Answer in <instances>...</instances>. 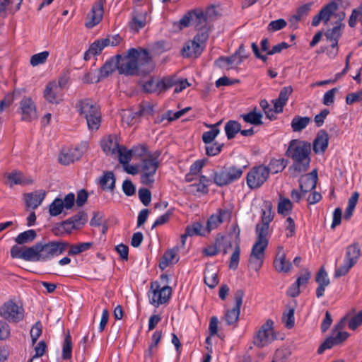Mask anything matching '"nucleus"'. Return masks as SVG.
Returning a JSON list of instances; mask_svg holds the SVG:
<instances>
[{
  "label": "nucleus",
  "mask_w": 362,
  "mask_h": 362,
  "mask_svg": "<svg viewBox=\"0 0 362 362\" xmlns=\"http://www.w3.org/2000/svg\"><path fill=\"white\" fill-rule=\"evenodd\" d=\"M234 55H236V65H240L243 60L249 57V53L246 51L243 44H241L238 47V50L235 52Z\"/></svg>",
  "instance_id": "obj_59"
},
{
  "label": "nucleus",
  "mask_w": 362,
  "mask_h": 362,
  "mask_svg": "<svg viewBox=\"0 0 362 362\" xmlns=\"http://www.w3.org/2000/svg\"><path fill=\"white\" fill-rule=\"evenodd\" d=\"M277 250L274 261V267L278 272L288 273L292 269V264L289 260L286 259V255L282 246H279Z\"/></svg>",
  "instance_id": "obj_19"
},
{
  "label": "nucleus",
  "mask_w": 362,
  "mask_h": 362,
  "mask_svg": "<svg viewBox=\"0 0 362 362\" xmlns=\"http://www.w3.org/2000/svg\"><path fill=\"white\" fill-rule=\"evenodd\" d=\"M178 252V247H175L172 249L168 250L162 256L159 262V267L161 270H164L170 264L173 263L174 259L176 258Z\"/></svg>",
  "instance_id": "obj_33"
},
{
  "label": "nucleus",
  "mask_w": 362,
  "mask_h": 362,
  "mask_svg": "<svg viewBox=\"0 0 362 362\" xmlns=\"http://www.w3.org/2000/svg\"><path fill=\"white\" fill-rule=\"evenodd\" d=\"M344 27V23L335 22L334 26L332 29H328L325 33L327 40L329 41H336V40H339L342 35Z\"/></svg>",
  "instance_id": "obj_35"
},
{
  "label": "nucleus",
  "mask_w": 362,
  "mask_h": 362,
  "mask_svg": "<svg viewBox=\"0 0 362 362\" xmlns=\"http://www.w3.org/2000/svg\"><path fill=\"white\" fill-rule=\"evenodd\" d=\"M116 153L118 154L119 163L123 165L129 163L132 157V151L128 150L124 146H119Z\"/></svg>",
  "instance_id": "obj_46"
},
{
  "label": "nucleus",
  "mask_w": 362,
  "mask_h": 362,
  "mask_svg": "<svg viewBox=\"0 0 362 362\" xmlns=\"http://www.w3.org/2000/svg\"><path fill=\"white\" fill-rule=\"evenodd\" d=\"M287 25L286 21L283 18L272 21L267 26V30L269 32H276L284 28Z\"/></svg>",
  "instance_id": "obj_56"
},
{
  "label": "nucleus",
  "mask_w": 362,
  "mask_h": 362,
  "mask_svg": "<svg viewBox=\"0 0 362 362\" xmlns=\"http://www.w3.org/2000/svg\"><path fill=\"white\" fill-rule=\"evenodd\" d=\"M23 0H3L0 3V14L3 17L7 16V11L15 12L20 9Z\"/></svg>",
  "instance_id": "obj_31"
},
{
  "label": "nucleus",
  "mask_w": 362,
  "mask_h": 362,
  "mask_svg": "<svg viewBox=\"0 0 362 362\" xmlns=\"http://www.w3.org/2000/svg\"><path fill=\"white\" fill-rule=\"evenodd\" d=\"M274 322L267 320L259 328L254 337V344L258 347H263L272 342L276 336L273 330Z\"/></svg>",
  "instance_id": "obj_10"
},
{
  "label": "nucleus",
  "mask_w": 362,
  "mask_h": 362,
  "mask_svg": "<svg viewBox=\"0 0 362 362\" xmlns=\"http://www.w3.org/2000/svg\"><path fill=\"white\" fill-rule=\"evenodd\" d=\"M119 146L116 137L111 135L101 141L102 149L107 155L115 154Z\"/></svg>",
  "instance_id": "obj_30"
},
{
  "label": "nucleus",
  "mask_w": 362,
  "mask_h": 362,
  "mask_svg": "<svg viewBox=\"0 0 362 362\" xmlns=\"http://www.w3.org/2000/svg\"><path fill=\"white\" fill-rule=\"evenodd\" d=\"M160 153L156 151L142 160L141 164V182L145 185H151L154 182L153 176L159 167L158 157Z\"/></svg>",
  "instance_id": "obj_7"
},
{
  "label": "nucleus",
  "mask_w": 362,
  "mask_h": 362,
  "mask_svg": "<svg viewBox=\"0 0 362 362\" xmlns=\"http://www.w3.org/2000/svg\"><path fill=\"white\" fill-rule=\"evenodd\" d=\"M315 281L318 284L316 289V296L319 298L324 296L326 286L330 284L329 279L324 267H322L317 272Z\"/></svg>",
  "instance_id": "obj_22"
},
{
  "label": "nucleus",
  "mask_w": 362,
  "mask_h": 362,
  "mask_svg": "<svg viewBox=\"0 0 362 362\" xmlns=\"http://www.w3.org/2000/svg\"><path fill=\"white\" fill-rule=\"evenodd\" d=\"M313 4V2H309L298 7L296 13L289 19V22L291 25L296 28L298 23L302 21L309 14Z\"/></svg>",
  "instance_id": "obj_29"
},
{
  "label": "nucleus",
  "mask_w": 362,
  "mask_h": 362,
  "mask_svg": "<svg viewBox=\"0 0 362 362\" xmlns=\"http://www.w3.org/2000/svg\"><path fill=\"white\" fill-rule=\"evenodd\" d=\"M49 55V53L48 51H44L35 54H33L30 58V64L33 66H38L40 64H44L48 57Z\"/></svg>",
  "instance_id": "obj_51"
},
{
  "label": "nucleus",
  "mask_w": 362,
  "mask_h": 362,
  "mask_svg": "<svg viewBox=\"0 0 362 362\" xmlns=\"http://www.w3.org/2000/svg\"><path fill=\"white\" fill-rule=\"evenodd\" d=\"M288 163V160L284 158L271 159L268 166H267V168L269 171V174L270 173L276 174L279 172H281L286 167Z\"/></svg>",
  "instance_id": "obj_37"
},
{
  "label": "nucleus",
  "mask_w": 362,
  "mask_h": 362,
  "mask_svg": "<svg viewBox=\"0 0 362 362\" xmlns=\"http://www.w3.org/2000/svg\"><path fill=\"white\" fill-rule=\"evenodd\" d=\"M257 235V238L252 247L249 258L250 266L256 272L259 271L263 264L264 251L269 244L268 235L259 233Z\"/></svg>",
  "instance_id": "obj_6"
},
{
  "label": "nucleus",
  "mask_w": 362,
  "mask_h": 362,
  "mask_svg": "<svg viewBox=\"0 0 362 362\" xmlns=\"http://www.w3.org/2000/svg\"><path fill=\"white\" fill-rule=\"evenodd\" d=\"M220 130L218 129H212L203 133L202 139L205 144H211L216 137L219 134Z\"/></svg>",
  "instance_id": "obj_55"
},
{
  "label": "nucleus",
  "mask_w": 362,
  "mask_h": 362,
  "mask_svg": "<svg viewBox=\"0 0 362 362\" xmlns=\"http://www.w3.org/2000/svg\"><path fill=\"white\" fill-rule=\"evenodd\" d=\"M0 316L8 322H18L23 319L24 309L9 300L0 307Z\"/></svg>",
  "instance_id": "obj_9"
},
{
  "label": "nucleus",
  "mask_w": 362,
  "mask_h": 362,
  "mask_svg": "<svg viewBox=\"0 0 362 362\" xmlns=\"http://www.w3.org/2000/svg\"><path fill=\"white\" fill-rule=\"evenodd\" d=\"M361 255V251L358 243H354L346 247L344 257V262L350 263L351 265H355Z\"/></svg>",
  "instance_id": "obj_26"
},
{
  "label": "nucleus",
  "mask_w": 362,
  "mask_h": 362,
  "mask_svg": "<svg viewBox=\"0 0 362 362\" xmlns=\"http://www.w3.org/2000/svg\"><path fill=\"white\" fill-rule=\"evenodd\" d=\"M118 72L125 76H143L151 73L154 66L148 49L130 48L124 55L117 54Z\"/></svg>",
  "instance_id": "obj_1"
},
{
  "label": "nucleus",
  "mask_w": 362,
  "mask_h": 362,
  "mask_svg": "<svg viewBox=\"0 0 362 362\" xmlns=\"http://www.w3.org/2000/svg\"><path fill=\"white\" fill-rule=\"evenodd\" d=\"M118 62L116 55L107 60L100 69V74L96 81L98 82L100 78L109 76L116 69L118 71Z\"/></svg>",
  "instance_id": "obj_28"
},
{
  "label": "nucleus",
  "mask_w": 362,
  "mask_h": 362,
  "mask_svg": "<svg viewBox=\"0 0 362 362\" xmlns=\"http://www.w3.org/2000/svg\"><path fill=\"white\" fill-rule=\"evenodd\" d=\"M329 144L328 134L325 130H320L313 141V151L315 153H324Z\"/></svg>",
  "instance_id": "obj_23"
},
{
  "label": "nucleus",
  "mask_w": 362,
  "mask_h": 362,
  "mask_svg": "<svg viewBox=\"0 0 362 362\" xmlns=\"http://www.w3.org/2000/svg\"><path fill=\"white\" fill-rule=\"evenodd\" d=\"M115 177L112 171L105 172L100 179V185L103 190L113 191L115 187Z\"/></svg>",
  "instance_id": "obj_34"
},
{
  "label": "nucleus",
  "mask_w": 362,
  "mask_h": 362,
  "mask_svg": "<svg viewBox=\"0 0 362 362\" xmlns=\"http://www.w3.org/2000/svg\"><path fill=\"white\" fill-rule=\"evenodd\" d=\"M231 213L228 209H220L216 214H213L207 221L206 230L209 233L211 230L216 228L220 224L227 220H230Z\"/></svg>",
  "instance_id": "obj_18"
},
{
  "label": "nucleus",
  "mask_w": 362,
  "mask_h": 362,
  "mask_svg": "<svg viewBox=\"0 0 362 362\" xmlns=\"http://www.w3.org/2000/svg\"><path fill=\"white\" fill-rule=\"evenodd\" d=\"M74 229H78L70 218L62 222L57 226H55L52 231L56 235H62L64 233H70Z\"/></svg>",
  "instance_id": "obj_36"
},
{
  "label": "nucleus",
  "mask_w": 362,
  "mask_h": 362,
  "mask_svg": "<svg viewBox=\"0 0 362 362\" xmlns=\"http://www.w3.org/2000/svg\"><path fill=\"white\" fill-rule=\"evenodd\" d=\"M310 122L308 117L295 116L291 123L293 132H300L304 129Z\"/></svg>",
  "instance_id": "obj_39"
},
{
  "label": "nucleus",
  "mask_w": 362,
  "mask_h": 362,
  "mask_svg": "<svg viewBox=\"0 0 362 362\" xmlns=\"http://www.w3.org/2000/svg\"><path fill=\"white\" fill-rule=\"evenodd\" d=\"M64 208L63 200L56 198L49 206V213L52 216H57L62 212Z\"/></svg>",
  "instance_id": "obj_45"
},
{
  "label": "nucleus",
  "mask_w": 362,
  "mask_h": 362,
  "mask_svg": "<svg viewBox=\"0 0 362 362\" xmlns=\"http://www.w3.org/2000/svg\"><path fill=\"white\" fill-rule=\"evenodd\" d=\"M293 209V204L288 198L280 197L277 206L278 213L284 216L288 215Z\"/></svg>",
  "instance_id": "obj_41"
},
{
  "label": "nucleus",
  "mask_w": 362,
  "mask_h": 362,
  "mask_svg": "<svg viewBox=\"0 0 362 362\" xmlns=\"http://www.w3.org/2000/svg\"><path fill=\"white\" fill-rule=\"evenodd\" d=\"M81 116L86 119L90 130H98L101 122V112L98 105L90 99H83L76 103Z\"/></svg>",
  "instance_id": "obj_4"
},
{
  "label": "nucleus",
  "mask_w": 362,
  "mask_h": 362,
  "mask_svg": "<svg viewBox=\"0 0 362 362\" xmlns=\"http://www.w3.org/2000/svg\"><path fill=\"white\" fill-rule=\"evenodd\" d=\"M290 354L291 353L287 349H277L274 354L273 362H284Z\"/></svg>",
  "instance_id": "obj_64"
},
{
  "label": "nucleus",
  "mask_w": 362,
  "mask_h": 362,
  "mask_svg": "<svg viewBox=\"0 0 362 362\" xmlns=\"http://www.w3.org/2000/svg\"><path fill=\"white\" fill-rule=\"evenodd\" d=\"M59 88L56 82H49L46 86L43 95L45 100L52 104H59L62 95L59 93Z\"/></svg>",
  "instance_id": "obj_21"
},
{
  "label": "nucleus",
  "mask_w": 362,
  "mask_h": 362,
  "mask_svg": "<svg viewBox=\"0 0 362 362\" xmlns=\"http://www.w3.org/2000/svg\"><path fill=\"white\" fill-rule=\"evenodd\" d=\"M143 88L146 93H160V80L156 81L153 78H151L143 84Z\"/></svg>",
  "instance_id": "obj_48"
},
{
  "label": "nucleus",
  "mask_w": 362,
  "mask_h": 362,
  "mask_svg": "<svg viewBox=\"0 0 362 362\" xmlns=\"http://www.w3.org/2000/svg\"><path fill=\"white\" fill-rule=\"evenodd\" d=\"M362 324V310L354 315L349 322V327L351 330L356 329Z\"/></svg>",
  "instance_id": "obj_63"
},
{
  "label": "nucleus",
  "mask_w": 362,
  "mask_h": 362,
  "mask_svg": "<svg viewBox=\"0 0 362 362\" xmlns=\"http://www.w3.org/2000/svg\"><path fill=\"white\" fill-rule=\"evenodd\" d=\"M92 243H81L76 245H70L68 247L69 250L68 251L69 255H78L84 251L88 250L92 246Z\"/></svg>",
  "instance_id": "obj_43"
},
{
  "label": "nucleus",
  "mask_w": 362,
  "mask_h": 362,
  "mask_svg": "<svg viewBox=\"0 0 362 362\" xmlns=\"http://www.w3.org/2000/svg\"><path fill=\"white\" fill-rule=\"evenodd\" d=\"M81 155L78 148L62 150L59 155V162L62 165H69L80 158Z\"/></svg>",
  "instance_id": "obj_25"
},
{
  "label": "nucleus",
  "mask_w": 362,
  "mask_h": 362,
  "mask_svg": "<svg viewBox=\"0 0 362 362\" xmlns=\"http://www.w3.org/2000/svg\"><path fill=\"white\" fill-rule=\"evenodd\" d=\"M337 9L338 4L335 1H332L328 3L313 18L312 26L317 27L320 22H323L324 24H327Z\"/></svg>",
  "instance_id": "obj_14"
},
{
  "label": "nucleus",
  "mask_w": 362,
  "mask_h": 362,
  "mask_svg": "<svg viewBox=\"0 0 362 362\" xmlns=\"http://www.w3.org/2000/svg\"><path fill=\"white\" fill-rule=\"evenodd\" d=\"M262 113L257 112V108L255 107L252 111L247 114H243L240 117L247 123L254 126H259L263 124L262 120Z\"/></svg>",
  "instance_id": "obj_32"
},
{
  "label": "nucleus",
  "mask_w": 362,
  "mask_h": 362,
  "mask_svg": "<svg viewBox=\"0 0 362 362\" xmlns=\"http://www.w3.org/2000/svg\"><path fill=\"white\" fill-rule=\"evenodd\" d=\"M203 226L199 223L195 222L192 225L187 226L185 228V231L189 236L193 235H204V233L202 232Z\"/></svg>",
  "instance_id": "obj_52"
},
{
  "label": "nucleus",
  "mask_w": 362,
  "mask_h": 362,
  "mask_svg": "<svg viewBox=\"0 0 362 362\" xmlns=\"http://www.w3.org/2000/svg\"><path fill=\"white\" fill-rule=\"evenodd\" d=\"M7 178L16 185H28L32 182L31 180L25 178L20 172H13L7 176Z\"/></svg>",
  "instance_id": "obj_47"
},
{
  "label": "nucleus",
  "mask_w": 362,
  "mask_h": 362,
  "mask_svg": "<svg viewBox=\"0 0 362 362\" xmlns=\"http://www.w3.org/2000/svg\"><path fill=\"white\" fill-rule=\"evenodd\" d=\"M240 248L239 243H236V246L235 248L234 252H233L230 259V263H229V267L232 269H236L238 267L239 260H240Z\"/></svg>",
  "instance_id": "obj_54"
},
{
  "label": "nucleus",
  "mask_w": 362,
  "mask_h": 362,
  "mask_svg": "<svg viewBox=\"0 0 362 362\" xmlns=\"http://www.w3.org/2000/svg\"><path fill=\"white\" fill-rule=\"evenodd\" d=\"M265 210H262L261 223L256 225V233L268 235L269 223L273 220L272 205L270 202H264Z\"/></svg>",
  "instance_id": "obj_16"
},
{
  "label": "nucleus",
  "mask_w": 362,
  "mask_h": 362,
  "mask_svg": "<svg viewBox=\"0 0 362 362\" xmlns=\"http://www.w3.org/2000/svg\"><path fill=\"white\" fill-rule=\"evenodd\" d=\"M36 238V231L35 230L30 229L18 234L15 238V241L18 245H23L33 242Z\"/></svg>",
  "instance_id": "obj_38"
},
{
  "label": "nucleus",
  "mask_w": 362,
  "mask_h": 362,
  "mask_svg": "<svg viewBox=\"0 0 362 362\" xmlns=\"http://www.w3.org/2000/svg\"><path fill=\"white\" fill-rule=\"evenodd\" d=\"M105 3V0H98L93 4L90 11L86 16L85 23L86 28H92L101 21L103 16V5Z\"/></svg>",
  "instance_id": "obj_15"
},
{
  "label": "nucleus",
  "mask_w": 362,
  "mask_h": 362,
  "mask_svg": "<svg viewBox=\"0 0 362 362\" xmlns=\"http://www.w3.org/2000/svg\"><path fill=\"white\" fill-rule=\"evenodd\" d=\"M353 267L354 265H351L350 263L344 262L343 265H341L335 269L334 277L338 279L341 276H345Z\"/></svg>",
  "instance_id": "obj_62"
},
{
  "label": "nucleus",
  "mask_w": 362,
  "mask_h": 362,
  "mask_svg": "<svg viewBox=\"0 0 362 362\" xmlns=\"http://www.w3.org/2000/svg\"><path fill=\"white\" fill-rule=\"evenodd\" d=\"M206 145V154L208 156H214L219 154L224 146L223 144H220L218 142Z\"/></svg>",
  "instance_id": "obj_53"
},
{
  "label": "nucleus",
  "mask_w": 362,
  "mask_h": 362,
  "mask_svg": "<svg viewBox=\"0 0 362 362\" xmlns=\"http://www.w3.org/2000/svg\"><path fill=\"white\" fill-rule=\"evenodd\" d=\"M295 308L287 307V310L284 312L282 315V321L285 325V327L288 329L293 327L295 324L294 317Z\"/></svg>",
  "instance_id": "obj_42"
},
{
  "label": "nucleus",
  "mask_w": 362,
  "mask_h": 362,
  "mask_svg": "<svg viewBox=\"0 0 362 362\" xmlns=\"http://www.w3.org/2000/svg\"><path fill=\"white\" fill-rule=\"evenodd\" d=\"M69 218L73 221L74 223L77 226L78 228H80L86 223L88 216L85 212L79 211L78 214Z\"/></svg>",
  "instance_id": "obj_58"
},
{
  "label": "nucleus",
  "mask_w": 362,
  "mask_h": 362,
  "mask_svg": "<svg viewBox=\"0 0 362 362\" xmlns=\"http://www.w3.org/2000/svg\"><path fill=\"white\" fill-rule=\"evenodd\" d=\"M193 15L194 10L188 11L177 23H175L174 26H177L180 30L189 27L192 25Z\"/></svg>",
  "instance_id": "obj_49"
},
{
  "label": "nucleus",
  "mask_w": 362,
  "mask_h": 362,
  "mask_svg": "<svg viewBox=\"0 0 362 362\" xmlns=\"http://www.w3.org/2000/svg\"><path fill=\"white\" fill-rule=\"evenodd\" d=\"M317 172L315 169L310 173L302 175L299 179V185L303 193H307L316 187Z\"/></svg>",
  "instance_id": "obj_20"
},
{
  "label": "nucleus",
  "mask_w": 362,
  "mask_h": 362,
  "mask_svg": "<svg viewBox=\"0 0 362 362\" xmlns=\"http://www.w3.org/2000/svg\"><path fill=\"white\" fill-rule=\"evenodd\" d=\"M198 33L194 37V40L204 45L209 38V28L197 29Z\"/></svg>",
  "instance_id": "obj_61"
},
{
  "label": "nucleus",
  "mask_w": 362,
  "mask_h": 362,
  "mask_svg": "<svg viewBox=\"0 0 362 362\" xmlns=\"http://www.w3.org/2000/svg\"><path fill=\"white\" fill-rule=\"evenodd\" d=\"M216 11L214 6H209L204 12L201 9H194L192 25L197 29L209 28L208 23L214 19Z\"/></svg>",
  "instance_id": "obj_11"
},
{
  "label": "nucleus",
  "mask_w": 362,
  "mask_h": 362,
  "mask_svg": "<svg viewBox=\"0 0 362 362\" xmlns=\"http://www.w3.org/2000/svg\"><path fill=\"white\" fill-rule=\"evenodd\" d=\"M245 168L225 165L220 170L214 171V182L219 187L228 185L242 177Z\"/></svg>",
  "instance_id": "obj_5"
},
{
  "label": "nucleus",
  "mask_w": 362,
  "mask_h": 362,
  "mask_svg": "<svg viewBox=\"0 0 362 362\" xmlns=\"http://www.w3.org/2000/svg\"><path fill=\"white\" fill-rule=\"evenodd\" d=\"M46 195L44 190H38L25 194V202L27 207L37 209L42 202Z\"/></svg>",
  "instance_id": "obj_24"
},
{
  "label": "nucleus",
  "mask_w": 362,
  "mask_h": 362,
  "mask_svg": "<svg viewBox=\"0 0 362 362\" xmlns=\"http://www.w3.org/2000/svg\"><path fill=\"white\" fill-rule=\"evenodd\" d=\"M241 124L235 120H229L225 124V132L228 139H233L240 132Z\"/></svg>",
  "instance_id": "obj_40"
},
{
  "label": "nucleus",
  "mask_w": 362,
  "mask_h": 362,
  "mask_svg": "<svg viewBox=\"0 0 362 362\" xmlns=\"http://www.w3.org/2000/svg\"><path fill=\"white\" fill-rule=\"evenodd\" d=\"M69 246L66 241L42 240L32 245L33 262H47L63 254Z\"/></svg>",
  "instance_id": "obj_3"
},
{
  "label": "nucleus",
  "mask_w": 362,
  "mask_h": 362,
  "mask_svg": "<svg viewBox=\"0 0 362 362\" xmlns=\"http://www.w3.org/2000/svg\"><path fill=\"white\" fill-rule=\"evenodd\" d=\"M236 55L234 54L230 57H220L215 61V65L220 68H225L226 66H231L234 64H236Z\"/></svg>",
  "instance_id": "obj_50"
},
{
  "label": "nucleus",
  "mask_w": 362,
  "mask_h": 362,
  "mask_svg": "<svg viewBox=\"0 0 362 362\" xmlns=\"http://www.w3.org/2000/svg\"><path fill=\"white\" fill-rule=\"evenodd\" d=\"M31 247H21L13 245L11 248V256L12 258H19L25 261L33 262V252Z\"/></svg>",
  "instance_id": "obj_27"
},
{
  "label": "nucleus",
  "mask_w": 362,
  "mask_h": 362,
  "mask_svg": "<svg viewBox=\"0 0 362 362\" xmlns=\"http://www.w3.org/2000/svg\"><path fill=\"white\" fill-rule=\"evenodd\" d=\"M151 288L153 290V295L150 300L151 304L156 303L158 305L164 304L170 298L172 288L168 286L160 288L159 283L155 281L151 283Z\"/></svg>",
  "instance_id": "obj_12"
},
{
  "label": "nucleus",
  "mask_w": 362,
  "mask_h": 362,
  "mask_svg": "<svg viewBox=\"0 0 362 362\" xmlns=\"http://www.w3.org/2000/svg\"><path fill=\"white\" fill-rule=\"evenodd\" d=\"M269 178V171L264 165L252 168L246 176V182L250 189L259 188Z\"/></svg>",
  "instance_id": "obj_8"
},
{
  "label": "nucleus",
  "mask_w": 362,
  "mask_h": 362,
  "mask_svg": "<svg viewBox=\"0 0 362 362\" xmlns=\"http://www.w3.org/2000/svg\"><path fill=\"white\" fill-rule=\"evenodd\" d=\"M310 153V143L299 139L290 141L285 156L293 160V164L288 168L291 177H296L308 170L311 161Z\"/></svg>",
  "instance_id": "obj_2"
},
{
  "label": "nucleus",
  "mask_w": 362,
  "mask_h": 362,
  "mask_svg": "<svg viewBox=\"0 0 362 362\" xmlns=\"http://www.w3.org/2000/svg\"><path fill=\"white\" fill-rule=\"evenodd\" d=\"M140 201L144 206H148L151 201V192L148 189L141 188L139 190Z\"/></svg>",
  "instance_id": "obj_60"
},
{
  "label": "nucleus",
  "mask_w": 362,
  "mask_h": 362,
  "mask_svg": "<svg viewBox=\"0 0 362 362\" xmlns=\"http://www.w3.org/2000/svg\"><path fill=\"white\" fill-rule=\"evenodd\" d=\"M146 25L145 18L143 16H134L129 22V27L132 30L139 31Z\"/></svg>",
  "instance_id": "obj_57"
},
{
  "label": "nucleus",
  "mask_w": 362,
  "mask_h": 362,
  "mask_svg": "<svg viewBox=\"0 0 362 362\" xmlns=\"http://www.w3.org/2000/svg\"><path fill=\"white\" fill-rule=\"evenodd\" d=\"M22 120L31 122L37 118L36 107L30 98H23L21 101Z\"/></svg>",
  "instance_id": "obj_17"
},
{
  "label": "nucleus",
  "mask_w": 362,
  "mask_h": 362,
  "mask_svg": "<svg viewBox=\"0 0 362 362\" xmlns=\"http://www.w3.org/2000/svg\"><path fill=\"white\" fill-rule=\"evenodd\" d=\"M72 356V343H71V337L69 334L65 336V339L63 344L62 347V358L64 360L70 359Z\"/></svg>",
  "instance_id": "obj_44"
},
{
  "label": "nucleus",
  "mask_w": 362,
  "mask_h": 362,
  "mask_svg": "<svg viewBox=\"0 0 362 362\" xmlns=\"http://www.w3.org/2000/svg\"><path fill=\"white\" fill-rule=\"evenodd\" d=\"M244 296L245 293L242 289H238L235 291L234 299L235 305L233 308L228 310L225 314V320L227 325H232L237 322L239 318L240 308L243 304Z\"/></svg>",
  "instance_id": "obj_13"
}]
</instances>
